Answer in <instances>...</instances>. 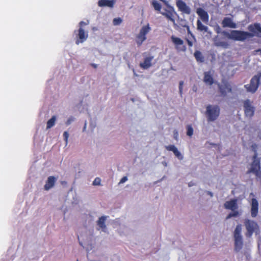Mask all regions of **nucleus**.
Listing matches in <instances>:
<instances>
[{
  "label": "nucleus",
  "mask_w": 261,
  "mask_h": 261,
  "mask_svg": "<svg viewBox=\"0 0 261 261\" xmlns=\"http://www.w3.org/2000/svg\"><path fill=\"white\" fill-rule=\"evenodd\" d=\"M222 25L223 28H230L235 29L237 28V24L233 21V20L230 17H224L222 21Z\"/></svg>",
  "instance_id": "nucleus-15"
},
{
  "label": "nucleus",
  "mask_w": 261,
  "mask_h": 261,
  "mask_svg": "<svg viewBox=\"0 0 261 261\" xmlns=\"http://www.w3.org/2000/svg\"><path fill=\"white\" fill-rule=\"evenodd\" d=\"M194 90H195V91H196V89H195V88H194Z\"/></svg>",
  "instance_id": "nucleus-43"
},
{
  "label": "nucleus",
  "mask_w": 261,
  "mask_h": 261,
  "mask_svg": "<svg viewBox=\"0 0 261 261\" xmlns=\"http://www.w3.org/2000/svg\"><path fill=\"white\" fill-rule=\"evenodd\" d=\"M151 5L153 6L155 10L160 12L161 11L162 5L159 2L156 1H153L151 2Z\"/></svg>",
  "instance_id": "nucleus-28"
},
{
  "label": "nucleus",
  "mask_w": 261,
  "mask_h": 261,
  "mask_svg": "<svg viewBox=\"0 0 261 261\" xmlns=\"http://www.w3.org/2000/svg\"><path fill=\"white\" fill-rule=\"evenodd\" d=\"M176 6L178 10L182 14L190 15L191 13V9L186 3L182 0H177Z\"/></svg>",
  "instance_id": "nucleus-12"
},
{
  "label": "nucleus",
  "mask_w": 261,
  "mask_h": 261,
  "mask_svg": "<svg viewBox=\"0 0 261 261\" xmlns=\"http://www.w3.org/2000/svg\"><path fill=\"white\" fill-rule=\"evenodd\" d=\"M151 28L149 24L143 25L140 29L139 33L136 36V43L138 46H140L146 39V35L150 31Z\"/></svg>",
  "instance_id": "nucleus-6"
},
{
  "label": "nucleus",
  "mask_w": 261,
  "mask_h": 261,
  "mask_svg": "<svg viewBox=\"0 0 261 261\" xmlns=\"http://www.w3.org/2000/svg\"><path fill=\"white\" fill-rule=\"evenodd\" d=\"M153 56H149L144 59V62L140 63V67L143 69H147L151 66Z\"/></svg>",
  "instance_id": "nucleus-21"
},
{
  "label": "nucleus",
  "mask_w": 261,
  "mask_h": 261,
  "mask_svg": "<svg viewBox=\"0 0 261 261\" xmlns=\"http://www.w3.org/2000/svg\"><path fill=\"white\" fill-rule=\"evenodd\" d=\"M91 65L94 68H96L97 67V65L95 64L92 63Z\"/></svg>",
  "instance_id": "nucleus-41"
},
{
  "label": "nucleus",
  "mask_w": 261,
  "mask_h": 261,
  "mask_svg": "<svg viewBox=\"0 0 261 261\" xmlns=\"http://www.w3.org/2000/svg\"><path fill=\"white\" fill-rule=\"evenodd\" d=\"M196 13L204 22L207 23L208 21V15L202 8H197L196 10Z\"/></svg>",
  "instance_id": "nucleus-18"
},
{
  "label": "nucleus",
  "mask_w": 261,
  "mask_h": 261,
  "mask_svg": "<svg viewBox=\"0 0 261 261\" xmlns=\"http://www.w3.org/2000/svg\"><path fill=\"white\" fill-rule=\"evenodd\" d=\"M56 120V117L55 116H52V117L47 122L46 128L49 129L53 127L55 124Z\"/></svg>",
  "instance_id": "nucleus-26"
},
{
  "label": "nucleus",
  "mask_w": 261,
  "mask_h": 261,
  "mask_svg": "<svg viewBox=\"0 0 261 261\" xmlns=\"http://www.w3.org/2000/svg\"><path fill=\"white\" fill-rule=\"evenodd\" d=\"M107 219L106 216H101L100 217L98 220L97 221V225L103 231H106V225L105 224V222Z\"/></svg>",
  "instance_id": "nucleus-22"
},
{
  "label": "nucleus",
  "mask_w": 261,
  "mask_h": 261,
  "mask_svg": "<svg viewBox=\"0 0 261 261\" xmlns=\"http://www.w3.org/2000/svg\"><path fill=\"white\" fill-rule=\"evenodd\" d=\"M57 180L56 178L54 176H50L48 177L47 180L46 181V184L44 186V189L46 191L49 190L50 189L53 188Z\"/></svg>",
  "instance_id": "nucleus-20"
},
{
  "label": "nucleus",
  "mask_w": 261,
  "mask_h": 261,
  "mask_svg": "<svg viewBox=\"0 0 261 261\" xmlns=\"http://www.w3.org/2000/svg\"><path fill=\"white\" fill-rule=\"evenodd\" d=\"M197 30L201 32L204 31L206 32L208 30L207 27L203 25L200 20L197 21Z\"/></svg>",
  "instance_id": "nucleus-25"
},
{
  "label": "nucleus",
  "mask_w": 261,
  "mask_h": 261,
  "mask_svg": "<svg viewBox=\"0 0 261 261\" xmlns=\"http://www.w3.org/2000/svg\"><path fill=\"white\" fill-rule=\"evenodd\" d=\"M171 39L177 51H185L186 50V46L184 44V41L182 39L174 36H172Z\"/></svg>",
  "instance_id": "nucleus-13"
},
{
  "label": "nucleus",
  "mask_w": 261,
  "mask_h": 261,
  "mask_svg": "<svg viewBox=\"0 0 261 261\" xmlns=\"http://www.w3.org/2000/svg\"><path fill=\"white\" fill-rule=\"evenodd\" d=\"M178 132H175L174 133V139H175L176 140H177V139H178Z\"/></svg>",
  "instance_id": "nucleus-38"
},
{
  "label": "nucleus",
  "mask_w": 261,
  "mask_h": 261,
  "mask_svg": "<svg viewBox=\"0 0 261 261\" xmlns=\"http://www.w3.org/2000/svg\"><path fill=\"white\" fill-rule=\"evenodd\" d=\"M187 134L189 136H191L193 134V132H187Z\"/></svg>",
  "instance_id": "nucleus-39"
},
{
  "label": "nucleus",
  "mask_w": 261,
  "mask_h": 261,
  "mask_svg": "<svg viewBox=\"0 0 261 261\" xmlns=\"http://www.w3.org/2000/svg\"><path fill=\"white\" fill-rule=\"evenodd\" d=\"M260 80L261 71H259L251 78L249 84L244 86L247 91L252 93H255L259 87Z\"/></svg>",
  "instance_id": "nucleus-4"
},
{
  "label": "nucleus",
  "mask_w": 261,
  "mask_h": 261,
  "mask_svg": "<svg viewBox=\"0 0 261 261\" xmlns=\"http://www.w3.org/2000/svg\"><path fill=\"white\" fill-rule=\"evenodd\" d=\"M242 225L238 224L237 225L233 232L234 250L236 251H239L243 247V240L241 234Z\"/></svg>",
  "instance_id": "nucleus-3"
},
{
  "label": "nucleus",
  "mask_w": 261,
  "mask_h": 261,
  "mask_svg": "<svg viewBox=\"0 0 261 261\" xmlns=\"http://www.w3.org/2000/svg\"><path fill=\"white\" fill-rule=\"evenodd\" d=\"M186 40L187 42V44L189 46V47H191L193 45V41L190 40L189 39L186 38Z\"/></svg>",
  "instance_id": "nucleus-34"
},
{
  "label": "nucleus",
  "mask_w": 261,
  "mask_h": 261,
  "mask_svg": "<svg viewBox=\"0 0 261 261\" xmlns=\"http://www.w3.org/2000/svg\"><path fill=\"white\" fill-rule=\"evenodd\" d=\"M127 177L126 176H124V177H123L121 179V180H120V182H119V184H122V183H124V182H125L126 181H127Z\"/></svg>",
  "instance_id": "nucleus-35"
},
{
  "label": "nucleus",
  "mask_w": 261,
  "mask_h": 261,
  "mask_svg": "<svg viewBox=\"0 0 261 261\" xmlns=\"http://www.w3.org/2000/svg\"><path fill=\"white\" fill-rule=\"evenodd\" d=\"M87 23L83 21H81L80 23H79V27L80 28L81 27V28H83V27L84 25H87Z\"/></svg>",
  "instance_id": "nucleus-36"
},
{
  "label": "nucleus",
  "mask_w": 261,
  "mask_h": 261,
  "mask_svg": "<svg viewBox=\"0 0 261 261\" xmlns=\"http://www.w3.org/2000/svg\"><path fill=\"white\" fill-rule=\"evenodd\" d=\"M218 89L221 96L226 97L227 94L232 92V87L230 83L225 80H223L221 83L218 84Z\"/></svg>",
  "instance_id": "nucleus-8"
},
{
  "label": "nucleus",
  "mask_w": 261,
  "mask_h": 261,
  "mask_svg": "<svg viewBox=\"0 0 261 261\" xmlns=\"http://www.w3.org/2000/svg\"><path fill=\"white\" fill-rule=\"evenodd\" d=\"M188 34H190V36H191V38L193 39V40H194V41L196 42V40L195 36H194V35L192 33H191L190 32V31L189 30L188 31Z\"/></svg>",
  "instance_id": "nucleus-37"
},
{
  "label": "nucleus",
  "mask_w": 261,
  "mask_h": 261,
  "mask_svg": "<svg viewBox=\"0 0 261 261\" xmlns=\"http://www.w3.org/2000/svg\"><path fill=\"white\" fill-rule=\"evenodd\" d=\"M187 130H193L192 127L190 125H188L187 127Z\"/></svg>",
  "instance_id": "nucleus-40"
},
{
  "label": "nucleus",
  "mask_w": 261,
  "mask_h": 261,
  "mask_svg": "<svg viewBox=\"0 0 261 261\" xmlns=\"http://www.w3.org/2000/svg\"><path fill=\"white\" fill-rule=\"evenodd\" d=\"M184 85V82L183 81H180L179 83V91L180 94L181 95L182 93V87Z\"/></svg>",
  "instance_id": "nucleus-32"
},
{
  "label": "nucleus",
  "mask_w": 261,
  "mask_h": 261,
  "mask_svg": "<svg viewBox=\"0 0 261 261\" xmlns=\"http://www.w3.org/2000/svg\"><path fill=\"white\" fill-rule=\"evenodd\" d=\"M194 90H195V91H196V89H195V88H194Z\"/></svg>",
  "instance_id": "nucleus-42"
},
{
  "label": "nucleus",
  "mask_w": 261,
  "mask_h": 261,
  "mask_svg": "<svg viewBox=\"0 0 261 261\" xmlns=\"http://www.w3.org/2000/svg\"><path fill=\"white\" fill-rule=\"evenodd\" d=\"M249 32L240 30H232L230 33L223 31L222 33L228 39L234 41H245L254 36H258L261 33V25L259 23H254L248 25Z\"/></svg>",
  "instance_id": "nucleus-1"
},
{
  "label": "nucleus",
  "mask_w": 261,
  "mask_h": 261,
  "mask_svg": "<svg viewBox=\"0 0 261 261\" xmlns=\"http://www.w3.org/2000/svg\"><path fill=\"white\" fill-rule=\"evenodd\" d=\"M203 82L206 85L211 86L214 83V80L211 71L204 72Z\"/></svg>",
  "instance_id": "nucleus-19"
},
{
  "label": "nucleus",
  "mask_w": 261,
  "mask_h": 261,
  "mask_svg": "<svg viewBox=\"0 0 261 261\" xmlns=\"http://www.w3.org/2000/svg\"><path fill=\"white\" fill-rule=\"evenodd\" d=\"M224 206L226 209L230 210L232 212L227 215L226 219L239 216V213L237 210L238 208L237 199H232L229 201H226L224 204Z\"/></svg>",
  "instance_id": "nucleus-5"
},
{
  "label": "nucleus",
  "mask_w": 261,
  "mask_h": 261,
  "mask_svg": "<svg viewBox=\"0 0 261 261\" xmlns=\"http://www.w3.org/2000/svg\"><path fill=\"white\" fill-rule=\"evenodd\" d=\"M244 225L247 230L245 236L247 238H251L253 232L258 229V226L256 222L249 219H245Z\"/></svg>",
  "instance_id": "nucleus-7"
},
{
  "label": "nucleus",
  "mask_w": 261,
  "mask_h": 261,
  "mask_svg": "<svg viewBox=\"0 0 261 261\" xmlns=\"http://www.w3.org/2000/svg\"><path fill=\"white\" fill-rule=\"evenodd\" d=\"M101 179L99 177H96L95 178L94 181H93V185L94 186H99L100 185Z\"/></svg>",
  "instance_id": "nucleus-31"
},
{
  "label": "nucleus",
  "mask_w": 261,
  "mask_h": 261,
  "mask_svg": "<svg viewBox=\"0 0 261 261\" xmlns=\"http://www.w3.org/2000/svg\"><path fill=\"white\" fill-rule=\"evenodd\" d=\"M114 2L112 0H99L98 4L100 7L108 6L112 7L114 5Z\"/></svg>",
  "instance_id": "nucleus-23"
},
{
  "label": "nucleus",
  "mask_w": 261,
  "mask_h": 261,
  "mask_svg": "<svg viewBox=\"0 0 261 261\" xmlns=\"http://www.w3.org/2000/svg\"><path fill=\"white\" fill-rule=\"evenodd\" d=\"M122 22V19L120 17L115 18L113 20V23L114 25L120 24Z\"/></svg>",
  "instance_id": "nucleus-29"
},
{
  "label": "nucleus",
  "mask_w": 261,
  "mask_h": 261,
  "mask_svg": "<svg viewBox=\"0 0 261 261\" xmlns=\"http://www.w3.org/2000/svg\"><path fill=\"white\" fill-rule=\"evenodd\" d=\"M77 261H79V260L77 259Z\"/></svg>",
  "instance_id": "nucleus-44"
},
{
  "label": "nucleus",
  "mask_w": 261,
  "mask_h": 261,
  "mask_svg": "<svg viewBox=\"0 0 261 261\" xmlns=\"http://www.w3.org/2000/svg\"><path fill=\"white\" fill-rule=\"evenodd\" d=\"M258 211V203L255 198H252L251 200V215L252 217H255Z\"/></svg>",
  "instance_id": "nucleus-17"
},
{
  "label": "nucleus",
  "mask_w": 261,
  "mask_h": 261,
  "mask_svg": "<svg viewBox=\"0 0 261 261\" xmlns=\"http://www.w3.org/2000/svg\"><path fill=\"white\" fill-rule=\"evenodd\" d=\"M257 145L256 144H253L251 145L252 150L254 152L253 158H256L257 157Z\"/></svg>",
  "instance_id": "nucleus-30"
},
{
  "label": "nucleus",
  "mask_w": 261,
  "mask_h": 261,
  "mask_svg": "<svg viewBox=\"0 0 261 261\" xmlns=\"http://www.w3.org/2000/svg\"><path fill=\"white\" fill-rule=\"evenodd\" d=\"M74 33L76 36V44L83 43L88 38V33L83 28L80 27L77 30H75Z\"/></svg>",
  "instance_id": "nucleus-9"
},
{
  "label": "nucleus",
  "mask_w": 261,
  "mask_h": 261,
  "mask_svg": "<svg viewBox=\"0 0 261 261\" xmlns=\"http://www.w3.org/2000/svg\"><path fill=\"white\" fill-rule=\"evenodd\" d=\"M169 9H165L164 12H161L160 13L166 17L168 20L171 21L174 25H175V20L174 18V14H176L173 7L171 6L168 7Z\"/></svg>",
  "instance_id": "nucleus-14"
},
{
  "label": "nucleus",
  "mask_w": 261,
  "mask_h": 261,
  "mask_svg": "<svg viewBox=\"0 0 261 261\" xmlns=\"http://www.w3.org/2000/svg\"><path fill=\"white\" fill-rule=\"evenodd\" d=\"M215 45L216 46H221L226 48L228 47L229 44L226 41H215Z\"/></svg>",
  "instance_id": "nucleus-27"
},
{
  "label": "nucleus",
  "mask_w": 261,
  "mask_h": 261,
  "mask_svg": "<svg viewBox=\"0 0 261 261\" xmlns=\"http://www.w3.org/2000/svg\"><path fill=\"white\" fill-rule=\"evenodd\" d=\"M68 137H69V134L68 133V132H64V133L63 134V137H64V140L66 142V145L67 144V140H68Z\"/></svg>",
  "instance_id": "nucleus-33"
},
{
  "label": "nucleus",
  "mask_w": 261,
  "mask_h": 261,
  "mask_svg": "<svg viewBox=\"0 0 261 261\" xmlns=\"http://www.w3.org/2000/svg\"><path fill=\"white\" fill-rule=\"evenodd\" d=\"M251 168L247 171V173H253L257 177L261 178V171H260V161L257 158H253Z\"/></svg>",
  "instance_id": "nucleus-10"
},
{
  "label": "nucleus",
  "mask_w": 261,
  "mask_h": 261,
  "mask_svg": "<svg viewBox=\"0 0 261 261\" xmlns=\"http://www.w3.org/2000/svg\"><path fill=\"white\" fill-rule=\"evenodd\" d=\"M196 60L198 62H203L204 57L201 53L199 50H196L194 54Z\"/></svg>",
  "instance_id": "nucleus-24"
},
{
  "label": "nucleus",
  "mask_w": 261,
  "mask_h": 261,
  "mask_svg": "<svg viewBox=\"0 0 261 261\" xmlns=\"http://www.w3.org/2000/svg\"><path fill=\"white\" fill-rule=\"evenodd\" d=\"M165 148L168 151H172L174 154L175 155L176 158H177L179 160H182L183 159V156L181 154V153L178 151L177 147L174 145H170L165 146Z\"/></svg>",
  "instance_id": "nucleus-16"
},
{
  "label": "nucleus",
  "mask_w": 261,
  "mask_h": 261,
  "mask_svg": "<svg viewBox=\"0 0 261 261\" xmlns=\"http://www.w3.org/2000/svg\"><path fill=\"white\" fill-rule=\"evenodd\" d=\"M243 103L245 116L251 118L254 115L255 108L252 105L251 102L249 99L245 100Z\"/></svg>",
  "instance_id": "nucleus-11"
},
{
  "label": "nucleus",
  "mask_w": 261,
  "mask_h": 261,
  "mask_svg": "<svg viewBox=\"0 0 261 261\" xmlns=\"http://www.w3.org/2000/svg\"><path fill=\"white\" fill-rule=\"evenodd\" d=\"M220 108L217 105H208L206 107L205 115L208 122H213L219 117Z\"/></svg>",
  "instance_id": "nucleus-2"
}]
</instances>
